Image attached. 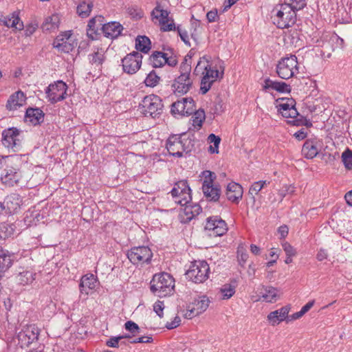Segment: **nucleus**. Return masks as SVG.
Masks as SVG:
<instances>
[{
	"label": "nucleus",
	"instance_id": "1",
	"mask_svg": "<svg viewBox=\"0 0 352 352\" xmlns=\"http://www.w3.org/2000/svg\"><path fill=\"white\" fill-rule=\"evenodd\" d=\"M175 202L184 206V214L187 221L192 220L201 212V207L197 204H191V190L186 180H181L175 183L170 191Z\"/></svg>",
	"mask_w": 352,
	"mask_h": 352
},
{
	"label": "nucleus",
	"instance_id": "2",
	"mask_svg": "<svg viewBox=\"0 0 352 352\" xmlns=\"http://www.w3.org/2000/svg\"><path fill=\"white\" fill-rule=\"evenodd\" d=\"M168 14V12L163 10L160 4H157L151 12L153 19L158 21L161 31L168 32L177 30L182 41L190 47V43L187 32L182 30L179 25L176 27L173 19H170Z\"/></svg>",
	"mask_w": 352,
	"mask_h": 352
},
{
	"label": "nucleus",
	"instance_id": "3",
	"mask_svg": "<svg viewBox=\"0 0 352 352\" xmlns=\"http://www.w3.org/2000/svg\"><path fill=\"white\" fill-rule=\"evenodd\" d=\"M174 288L175 279L166 272L155 274L151 281V291L160 298L172 294Z\"/></svg>",
	"mask_w": 352,
	"mask_h": 352
},
{
	"label": "nucleus",
	"instance_id": "4",
	"mask_svg": "<svg viewBox=\"0 0 352 352\" xmlns=\"http://www.w3.org/2000/svg\"><path fill=\"white\" fill-rule=\"evenodd\" d=\"M191 65L188 63H182L179 67L180 75L172 85L175 95L181 96L188 93L192 87L193 80L190 77Z\"/></svg>",
	"mask_w": 352,
	"mask_h": 352
},
{
	"label": "nucleus",
	"instance_id": "5",
	"mask_svg": "<svg viewBox=\"0 0 352 352\" xmlns=\"http://www.w3.org/2000/svg\"><path fill=\"white\" fill-rule=\"evenodd\" d=\"M273 12H276L273 16V22L278 28H288L296 23V12L287 4L277 6Z\"/></svg>",
	"mask_w": 352,
	"mask_h": 352
},
{
	"label": "nucleus",
	"instance_id": "6",
	"mask_svg": "<svg viewBox=\"0 0 352 352\" xmlns=\"http://www.w3.org/2000/svg\"><path fill=\"white\" fill-rule=\"evenodd\" d=\"M184 135H173L166 142V148L170 155L177 157L183 156L184 153L191 151L192 144L191 140L183 138Z\"/></svg>",
	"mask_w": 352,
	"mask_h": 352
},
{
	"label": "nucleus",
	"instance_id": "7",
	"mask_svg": "<svg viewBox=\"0 0 352 352\" xmlns=\"http://www.w3.org/2000/svg\"><path fill=\"white\" fill-rule=\"evenodd\" d=\"M164 104L162 99L157 95L151 94L145 96L139 108L145 116L155 118L163 112Z\"/></svg>",
	"mask_w": 352,
	"mask_h": 352
},
{
	"label": "nucleus",
	"instance_id": "8",
	"mask_svg": "<svg viewBox=\"0 0 352 352\" xmlns=\"http://www.w3.org/2000/svg\"><path fill=\"white\" fill-rule=\"evenodd\" d=\"M210 267L205 261H195L186 272V278L195 283L206 281L209 276Z\"/></svg>",
	"mask_w": 352,
	"mask_h": 352
},
{
	"label": "nucleus",
	"instance_id": "9",
	"mask_svg": "<svg viewBox=\"0 0 352 352\" xmlns=\"http://www.w3.org/2000/svg\"><path fill=\"white\" fill-rule=\"evenodd\" d=\"M126 256L133 265L142 266L151 263L153 252L148 246H138L128 250Z\"/></svg>",
	"mask_w": 352,
	"mask_h": 352
},
{
	"label": "nucleus",
	"instance_id": "10",
	"mask_svg": "<svg viewBox=\"0 0 352 352\" xmlns=\"http://www.w3.org/2000/svg\"><path fill=\"white\" fill-rule=\"evenodd\" d=\"M298 71V60L295 55L282 58L276 65V73L283 79L287 80Z\"/></svg>",
	"mask_w": 352,
	"mask_h": 352
},
{
	"label": "nucleus",
	"instance_id": "11",
	"mask_svg": "<svg viewBox=\"0 0 352 352\" xmlns=\"http://www.w3.org/2000/svg\"><path fill=\"white\" fill-rule=\"evenodd\" d=\"M1 142L5 147L17 151L21 146V131L16 127L4 129Z\"/></svg>",
	"mask_w": 352,
	"mask_h": 352
},
{
	"label": "nucleus",
	"instance_id": "12",
	"mask_svg": "<svg viewBox=\"0 0 352 352\" xmlns=\"http://www.w3.org/2000/svg\"><path fill=\"white\" fill-rule=\"evenodd\" d=\"M67 90V84L62 80H58L47 87L46 97L52 104H54L66 98Z\"/></svg>",
	"mask_w": 352,
	"mask_h": 352
},
{
	"label": "nucleus",
	"instance_id": "13",
	"mask_svg": "<svg viewBox=\"0 0 352 352\" xmlns=\"http://www.w3.org/2000/svg\"><path fill=\"white\" fill-rule=\"evenodd\" d=\"M204 229L210 236H221L228 231L226 222L217 216L207 218Z\"/></svg>",
	"mask_w": 352,
	"mask_h": 352
},
{
	"label": "nucleus",
	"instance_id": "14",
	"mask_svg": "<svg viewBox=\"0 0 352 352\" xmlns=\"http://www.w3.org/2000/svg\"><path fill=\"white\" fill-rule=\"evenodd\" d=\"M143 56L138 52L133 51L122 59L123 71L129 74H135L141 67Z\"/></svg>",
	"mask_w": 352,
	"mask_h": 352
},
{
	"label": "nucleus",
	"instance_id": "15",
	"mask_svg": "<svg viewBox=\"0 0 352 352\" xmlns=\"http://www.w3.org/2000/svg\"><path fill=\"white\" fill-rule=\"evenodd\" d=\"M52 45L61 52L69 53L76 46L77 43L72 38V31H66L58 34Z\"/></svg>",
	"mask_w": 352,
	"mask_h": 352
},
{
	"label": "nucleus",
	"instance_id": "16",
	"mask_svg": "<svg viewBox=\"0 0 352 352\" xmlns=\"http://www.w3.org/2000/svg\"><path fill=\"white\" fill-rule=\"evenodd\" d=\"M149 64L155 68L162 67L164 65L175 67L177 65V59L175 56H169L167 53L155 51L149 57Z\"/></svg>",
	"mask_w": 352,
	"mask_h": 352
},
{
	"label": "nucleus",
	"instance_id": "17",
	"mask_svg": "<svg viewBox=\"0 0 352 352\" xmlns=\"http://www.w3.org/2000/svg\"><path fill=\"white\" fill-rule=\"evenodd\" d=\"M210 303L209 298L203 296L196 299L191 306H188L185 317L192 318L204 312L208 307Z\"/></svg>",
	"mask_w": 352,
	"mask_h": 352
},
{
	"label": "nucleus",
	"instance_id": "18",
	"mask_svg": "<svg viewBox=\"0 0 352 352\" xmlns=\"http://www.w3.org/2000/svg\"><path fill=\"white\" fill-rule=\"evenodd\" d=\"M322 142L317 138L307 139L302 147V155L307 159H313L318 154Z\"/></svg>",
	"mask_w": 352,
	"mask_h": 352
},
{
	"label": "nucleus",
	"instance_id": "19",
	"mask_svg": "<svg viewBox=\"0 0 352 352\" xmlns=\"http://www.w3.org/2000/svg\"><path fill=\"white\" fill-rule=\"evenodd\" d=\"M21 178V172L14 168L4 170L1 175V182L6 187L14 186L19 182Z\"/></svg>",
	"mask_w": 352,
	"mask_h": 352
},
{
	"label": "nucleus",
	"instance_id": "20",
	"mask_svg": "<svg viewBox=\"0 0 352 352\" xmlns=\"http://www.w3.org/2000/svg\"><path fill=\"white\" fill-rule=\"evenodd\" d=\"M289 310V306L283 307L279 309L270 312L267 315V320L272 326L277 325L284 320L287 322Z\"/></svg>",
	"mask_w": 352,
	"mask_h": 352
},
{
	"label": "nucleus",
	"instance_id": "21",
	"mask_svg": "<svg viewBox=\"0 0 352 352\" xmlns=\"http://www.w3.org/2000/svg\"><path fill=\"white\" fill-rule=\"evenodd\" d=\"M243 192V188L239 184L231 182L227 186L226 194L229 201L238 203L242 199Z\"/></svg>",
	"mask_w": 352,
	"mask_h": 352
},
{
	"label": "nucleus",
	"instance_id": "22",
	"mask_svg": "<svg viewBox=\"0 0 352 352\" xmlns=\"http://www.w3.org/2000/svg\"><path fill=\"white\" fill-rule=\"evenodd\" d=\"M123 30L122 25L116 21H111L102 25V30L104 36L111 39L118 38Z\"/></svg>",
	"mask_w": 352,
	"mask_h": 352
},
{
	"label": "nucleus",
	"instance_id": "23",
	"mask_svg": "<svg viewBox=\"0 0 352 352\" xmlns=\"http://www.w3.org/2000/svg\"><path fill=\"white\" fill-rule=\"evenodd\" d=\"M25 96L21 91H18L12 94L6 103V108L10 111L16 110L18 107L23 106L25 101Z\"/></svg>",
	"mask_w": 352,
	"mask_h": 352
},
{
	"label": "nucleus",
	"instance_id": "24",
	"mask_svg": "<svg viewBox=\"0 0 352 352\" xmlns=\"http://www.w3.org/2000/svg\"><path fill=\"white\" fill-rule=\"evenodd\" d=\"M39 332L36 328L28 327L23 332H20L19 334V339L22 343L28 346L32 343L34 340L38 339Z\"/></svg>",
	"mask_w": 352,
	"mask_h": 352
},
{
	"label": "nucleus",
	"instance_id": "25",
	"mask_svg": "<svg viewBox=\"0 0 352 352\" xmlns=\"http://www.w3.org/2000/svg\"><path fill=\"white\" fill-rule=\"evenodd\" d=\"M25 121L33 125H37L43 122L44 113L38 108H28L25 112Z\"/></svg>",
	"mask_w": 352,
	"mask_h": 352
},
{
	"label": "nucleus",
	"instance_id": "26",
	"mask_svg": "<svg viewBox=\"0 0 352 352\" xmlns=\"http://www.w3.org/2000/svg\"><path fill=\"white\" fill-rule=\"evenodd\" d=\"M263 88L265 89L271 88L279 93H289L291 91V87L289 85L285 82L273 81L270 78L265 80Z\"/></svg>",
	"mask_w": 352,
	"mask_h": 352
},
{
	"label": "nucleus",
	"instance_id": "27",
	"mask_svg": "<svg viewBox=\"0 0 352 352\" xmlns=\"http://www.w3.org/2000/svg\"><path fill=\"white\" fill-rule=\"evenodd\" d=\"M96 280L93 274H86L80 279L79 285L81 293L89 294V290L93 289L96 287Z\"/></svg>",
	"mask_w": 352,
	"mask_h": 352
},
{
	"label": "nucleus",
	"instance_id": "28",
	"mask_svg": "<svg viewBox=\"0 0 352 352\" xmlns=\"http://www.w3.org/2000/svg\"><path fill=\"white\" fill-rule=\"evenodd\" d=\"M151 43L146 36H138L135 39V49L144 54L148 53L151 48Z\"/></svg>",
	"mask_w": 352,
	"mask_h": 352
},
{
	"label": "nucleus",
	"instance_id": "29",
	"mask_svg": "<svg viewBox=\"0 0 352 352\" xmlns=\"http://www.w3.org/2000/svg\"><path fill=\"white\" fill-rule=\"evenodd\" d=\"M5 21L6 23L2 24V25L8 28H15L19 30H22L23 28V23H19L21 20L19 16V14L16 12H13L10 15L6 16Z\"/></svg>",
	"mask_w": 352,
	"mask_h": 352
},
{
	"label": "nucleus",
	"instance_id": "30",
	"mask_svg": "<svg viewBox=\"0 0 352 352\" xmlns=\"http://www.w3.org/2000/svg\"><path fill=\"white\" fill-rule=\"evenodd\" d=\"M59 24L60 16L58 14H54L46 18L42 28L44 30L53 31L58 28Z\"/></svg>",
	"mask_w": 352,
	"mask_h": 352
},
{
	"label": "nucleus",
	"instance_id": "31",
	"mask_svg": "<svg viewBox=\"0 0 352 352\" xmlns=\"http://www.w3.org/2000/svg\"><path fill=\"white\" fill-rule=\"evenodd\" d=\"M200 177L203 178L202 190H206V192H208L209 187L214 186L216 175L210 170H204L201 172Z\"/></svg>",
	"mask_w": 352,
	"mask_h": 352
},
{
	"label": "nucleus",
	"instance_id": "32",
	"mask_svg": "<svg viewBox=\"0 0 352 352\" xmlns=\"http://www.w3.org/2000/svg\"><path fill=\"white\" fill-rule=\"evenodd\" d=\"M278 290L276 288L272 286H267L264 288L262 292L261 298L263 300L267 302H273L277 300Z\"/></svg>",
	"mask_w": 352,
	"mask_h": 352
},
{
	"label": "nucleus",
	"instance_id": "33",
	"mask_svg": "<svg viewBox=\"0 0 352 352\" xmlns=\"http://www.w3.org/2000/svg\"><path fill=\"white\" fill-rule=\"evenodd\" d=\"M236 281L233 280L230 283H226L220 288V292L223 295V299L230 298L236 292Z\"/></svg>",
	"mask_w": 352,
	"mask_h": 352
},
{
	"label": "nucleus",
	"instance_id": "34",
	"mask_svg": "<svg viewBox=\"0 0 352 352\" xmlns=\"http://www.w3.org/2000/svg\"><path fill=\"white\" fill-rule=\"evenodd\" d=\"M192 125L199 129L203 124L204 121L206 118L205 111L202 109H199L192 114Z\"/></svg>",
	"mask_w": 352,
	"mask_h": 352
},
{
	"label": "nucleus",
	"instance_id": "35",
	"mask_svg": "<svg viewBox=\"0 0 352 352\" xmlns=\"http://www.w3.org/2000/svg\"><path fill=\"white\" fill-rule=\"evenodd\" d=\"M96 18H92L91 19L89 20V23H88V25H87V36L91 38L92 40H94L96 39V32H97V30H98L99 27L100 26H102V24L101 23V21H99V23L98 25L96 24Z\"/></svg>",
	"mask_w": 352,
	"mask_h": 352
},
{
	"label": "nucleus",
	"instance_id": "36",
	"mask_svg": "<svg viewBox=\"0 0 352 352\" xmlns=\"http://www.w3.org/2000/svg\"><path fill=\"white\" fill-rule=\"evenodd\" d=\"M93 8V3L91 1L88 2L82 1L77 6V13L82 18L87 17Z\"/></svg>",
	"mask_w": 352,
	"mask_h": 352
},
{
	"label": "nucleus",
	"instance_id": "37",
	"mask_svg": "<svg viewBox=\"0 0 352 352\" xmlns=\"http://www.w3.org/2000/svg\"><path fill=\"white\" fill-rule=\"evenodd\" d=\"M205 197L210 201H217L219 200L220 197L221 189L218 186L214 185L210 186L208 191L206 190H202Z\"/></svg>",
	"mask_w": 352,
	"mask_h": 352
},
{
	"label": "nucleus",
	"instance_id": "38",
	"mask_svg": "<svg viewBox=\"0 0 352 352\" xmlns=\"http://www.w3.org/2000/svg\"><path fill=\"white\" fill-rule=\"evenodd\" d=\"M14 231V228L12 224L6 222L0 223V239H6L11 236Z\"/></svg>",
	"mask_w": 352,
	"mask_h": 352
},
{
	"label": "nucleus",
	"instance_id": "39",
	"mask_svg": "<svg viewBox=\"0 0 352 352\" xmlns=\"http://www.w3.org/2000/svg\"><path fill=\"white\" fill-rule=\"evenodd\" d=\"M208 140L210 143H213V146L210 145L208 151L210 153H219V146L221 142V138L213 133L208 135Z\"/></svg>",
	"mask_w": 352,
	"mask_h": 352
},
{
	"label": "nucleus",
	"instance_id": "40",
	"mask_svg": "<svg viewBox=\"0 0 352 352\" xmlns=\"http://www.w3.org/2000/svg\"><path fill=\"white\" fill-rule=\"evenodd\" d=\"M184 104L185 98L173 102L171 105V113L174 115L184 116Z\"/></svg>",
	"mask_w": 352,
	"mask_h": 352
},
{
	"label": "nucleus",
	"instance_id": "41",
	"mask_svg": "<svg viewBox=\"0 0 352 352\" xmlns=\"http://www.w3.org/2000/svg\"><path fill=\"white\" fill-rule=\"evenodd\" d=\"M160 80V76L153 70L147 75L144 83L147 87H154L159 83Z\"/></svg>",
	"mask_w": 352,
	"mask_h": 352
},
{
	"label": "nucleus",
	"instance_id": "42",
	"mask_svg": "<svg viewBox=\"0 0 352 352\" xmlns=\"http://www.w3.org/2000/svg\"><path fill=\"white\" fill-rule=\"evenodd\" d=\"M89 62L96 66L101 65L104 60V56L102 52H96L89 56Z\"/></svg>",
	"mask_w": 352,
	"mask_h": 352
},
{
	"label": "nucleus",
	"instance_id": "43",
	"mask_svg": "<svg viewBox=\"0 0 352 352\" xmlns=\"http://www.w3.org/2000/svg\"><path fill=\"white\" fill-rule=\"evenodd\" d=\"M267 184H270V182H267L265 180H260L254 182L250 188L249 193L252 196H254V195H257L262 190V188ZM254 197H253V198Z\"/></svg>",
	"mask_w": 352,
	"mask_h": 352
},
{
	"label": "nucleus",
	"instance_id": "44",
	"mask_svg": "<svg viewBox=\"0 0 352 352\" xmlns=\"http://www.w3.org/2000/svg\"><path fill=\"white\" fill-rule=\"evenodd\" d=\"M196 110L195 104L192 98H185L184 116H190Z\"/></svg>",
	"mask_w": 352,
	"mask_h": 352
},
{
	"label": "nucleus",
	"instance_id": "45",
	"mask_svg": "<svg viewBox=\"0 0 352 352\" xmlns=\"http://www.w3.org/2000/svg\"><path fill=\"white\" fill-rule=\"evenodd\" d=\"M284 4L288 5L296 12V10H300L305 8L307 3L306 0H285Z\"/></svg>",
	"mask_w": 352,
	"mask_h": 352
},
{
	"label": "nucleus",
	"instance_id": "46",
	"mask_svg": "<svg viewBox=\"0 0 352 352\" xmlns=\"http://www.w3.org/2000/svg\"><path fill=\"white\" fill-rule=\"evenodd\" d=\"M214 82L208 78V76H204L201 80L200 92L206 94L211 88Z\"/></svg>",
	"mask_w": 352,
	"mask_h": 352
},
{
	"label": "nucleus",
	"instance_id": "47",
	"mask_svg": "<svg viewBox=\"0 0 352 352\" xmlns=\"http://www.w3.org/2000/svg\"><path fill=\"white\" fill-rule=\"evenodd\" d=\"M209 67V63L208 61L205 60H200L194 70V73L196 75H199V74H203L204 76L206 73V70L207 69V67Z\"/></svg>",
	"mask_w": 352,
	"mask_h": 352
},
{
	"label": "nucleus",
	"instance_id": "48",
	"mask_svg": "<svg viewBox=\"0 0 352 352\" xmlns=\"http://www.w3.org/2000/svg\"><path fill=\"white\" fill-rule=\"evenodd\" d=\"M288 122L295 126H305L307 128L312 126V122L302 116L298 120H289Z\"/></svg>",
	"mask_w": 352,
	"mask_h": 352
},
{
	"label": "nucleus",
	"instance_id": "49",
	"mask_svg": "<svg viewBox=\"0 0 352 352\" xmlns=\"http://www.w3.org/2000/svg\"><path fill=\"white\" fill-rule=\"evenodd\" d=\"M342 162L344 164V166L347 169L352 168V151L349 149L345 151L342 155Z\"/></svg>",
	"mask_w": 352,
	"mask_h": 352
},
{
	"label": "nucleus",
	"instance_id": "50",
	"mask_svg": "<svg viewBox=\"0 0 352 352\" xmlns=\"http://www.w3.org/2000/svg\"><path fill=\"white\" fill-rule=\"evenodd\" d=\"M125 329L132 333V336H135L140 333V329L139 326L134 322L129 320L124 324Z\"/></svg>",
	"mask_w": 352,
	"mask_h": 352
},
{
	"label": "nucleus",
	"instance_id": "51",
	"mask_svg": "<svg viewBox=\"0 0 352 352\" xmlns=\"http://www.w3.org/2000/svg\"><path fill=\"white\" fill-rule=\"evenodd\" d=\"M237 258H238L239 265L243 267L248 258V254L246 252V251L245 250H243V248H240V247L238 248Z\"/></svg>",
	"mask_w": 352,
	"mask_h": 352
},
{
	"label": "nucleus",
	"instance_id": "52",
	"mask_svg": "<svg viewBox=\"0 0 352 352\" xmlns=\"http://www.w3.org/2000/svg\"><path fill=\"white\" fill-rule=\"evenodd\" d=\"M295 105V101L292 99H288L285 102H281L277 105L278 111H289L290 109Z\"/></svg>",
	"mask_w": 352,
	"mask_h": 352
},
{
	"label": "nucleus",
	"instance_id": "53",
	"mask_svg": "<svg viewBox=\"0 0 352 352\" xmlns=\"http://www.w3.org/2000/svg\"><path fill=\"white\" fill-rule=\"evenodd\" d=\"M204 76H208V78L215 82L219 77V72L217 69H212L210 65L207 67Z\"/></svg>",
	"mask_w": 352,
	"mask_h": 352
},
{
	"label": "nucleus",
	"instance_id": "54",
	"mask_svg": "<svg viewBox=\"0 0 352 352\" xmlns=\"http://www.w3.org/2000/svg\"><path fill=\"white\" fill-rule=\"evenodd\" d=\"M164 309V304L163 301L157 300L153 305V310L160 318L163 317Z\"/></svg>",
	"mask_w": 352,
	"mask_h": 352
},
{
	"label": "nucleus",
	"instance_id": "55",
	"mask_svg": "<svg viewBox=\"0 0 352 352\" xmlns=\"http://www.w3.org/2000/svg\"><path fill=\"white\" fill-rule=\"evenodd\" d=\"M282 247L287 256H294L296 255V250L288 242L283 243Z\"/></svg>",
	"mask_w": 352,
	"mask_h": 352
},
{
	"label": "nucleus",
	"instance_id": "56",
	"mask_svg": "<svg viewBox=\"0 0 352 352\" xmlns=\"http://www.w3.org/2000/svg\"><path fill=\"white\" fill-rule=\"evenodd\" d=\"M153 340L151 336H142L138 338L134 339L131 340L130 342L131 344H136V343H151L153 342Z\"/></svg>",
	"mask_w": 352,
	"mask_h": 352
},
{
	"label": "nucleus",
	"instance_id": "57",
	"mask_svg": "<svg viewBox=\"0 0 352 352\" xmlns=\"http://www.w3.org/2000/svg\"><path fill=\"white\" fill-rule=\"evenodd\" d=\"M121 339H122V337H112L107 341L106 344L109 347L118 348L119 346V341Z\"/></svg>",
	"mask_w": 352,
	"mask_h": 352
},
{
	"label": "nucleus",
	"instance_id": "58",
	"mask_svg": "<svg viewBox=\"0 0 352 352\" xmlns=\"http://www.w3.org/2000/svg\"><path fill=\"white\" fill-rule=\"evenodd\" d=\"M181 319L179 316H175L171 322H168L166 324L168 329H173L177 327L180 324Z\"/></svg>",
	"mask_w": 352,
	"mask_h": 352
},
{
	"label": "nucleus",
	"instance_id": "59",
	"mask_svg": "<svg viewBox=\"0 0 352 352\" xmlns=\"http://www.w3.org/2000/svg\"><path fill=\"white\" fill-rule=\"evenodd\" d=\"M287 118L292 119L291 120H298V118H300V117L301 116V115H300L298 113L296 109L295 108V105H294L290 109V110L289 111V113H288V114H287Z\"/></svg>",
	"mask_w": 352,
	"mask_h": 352
},
{
	"label": "nucleus",
	"instance_id": "60",
	"mask_svg": "<svg viewBox=\"0 0 352 352\" xmlns=\"http://www.w3.org/2000/svg\"><path fill=\"white\" fill-rule=\"evenodd\" d=\"M206 18L209 23L216 21L217 19L218 18L217 10L214 9L208 12L206 14Z\"/></svg>",
	"mask_w": 352,
	"mask_h": 352
},
{
	"label": "nucleus",
	"instance_id": "61",
	"mask_svg": "<svg viewBox=\"0 0 352 352\" xmlns=\"http://www.w3.org/2000/svg\"><path fill=\"white\" fill-rule=\"evenodd\" d=\"M294 136L296 139H297L298 141L302 140L305 139L307 136V131L305 129H301L299 131H296Z\"/></svg>",
	"mask_w": 352,
	"mask_h": 352
},
{
	"label": "nucleus",
	"instance_id": "62",
	"mask_svg": "<svg viewBox=\"0 0 352 352\" xmlns=\"http://www.w3.org/2000/svg\"><path fill=\"white\" fill-rule=\"evenodd\" d=\"M327 256H328V254H327V251L324 249H320L316 255V258L319 261H322L324 259H326L327 258Z\"/></svg>",
	"mask_w": 352,
	"mask_h": 352
},
{
	"label": "nucleus",
	"instance_id": "63",
	"mask_svg": "<svg viewBox=\"0 0 352 352\" xmlns=\"http://www.w3.org/2000/svg\"><path fill=\"white\" fill-rule=\"evenodd\" d=\"M303 313H302L301 311H299L298 312H296L293 314L292 315L287 316V322L292 320H297L300 318H301L303 316Z\"/></svg>",
	"mask_w": 352,
	"mask_h": 352
},
{
	"label": "nucleus",
	"instance_id": "64",
	"mask_svg": "<svg viewBox=\"0 0 352 352\" xmlns=\"http://www.w3.org/2000/svg\"><path fill=\"white\" fill-rule=\"evenodd\" d=\"M344 198L347 204L352 206V190L346 193Z\"/></svg>",
	"mask_w": 352,
	"mask_h": 352
}]
</instances>
